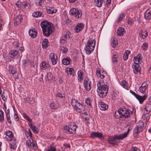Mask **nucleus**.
I'll use <instances>...</instances> for the list:
<instances>
[{"label":"nucleus","mask_w":151,"mask_h":151,"mask_svg":"<svg viewBox=\"0 0 151 151\" xmlns=\"http://www.w3.org/2000/svg\"><path fill=\"white\" fill-rule=\"evenodd\" d=\"M40 25L42 29L43 35L46 36H49L53 31L52 24L46 21L41 22Z\"/></svg>","instance_id":"f257e3e1"},{"label":"nucleus","mask_w":151,"mask_h":151,"mask_svg":"<svg viewBox=\"0 0 151 151\" xmlns=\"http://www.w3.org/2000/svg\"><path fill=\"white\" fill-rule=\"evenodd\" d=\"M129 131L128 129L127 132L121 134L119 135H116L109 138L108 140L109 143L113 145H116L119 142L120 139H122L126 137Z\"/></svg>","instance_id":"f03ea898"},{"label":"nucleus","mask_w":151,"mask_h":151,"mask_svg":"<svg viewBox=\"0 0 151 151\" xmlns=\"http://www.w3.org/2000/svg\"><path fill=\"white\" fill-rule=\"evenodd\" d=\"M85 49L86 54L89 55L94 49L95 46L96 41L93 39H90L88 40Z\"/></svg>","instance_id":"7ed1b4c3"},{"label":"nucleus","mask_w":151,"mask_h":151,"mask_svg":"<svg viewBox=\"0 0 151 151\" xmlns=\"http://www.w3.org/2000/svg\"><path fill=\"white\" fill-rule=\"evenodd\" d=\"M76 128L77 126L74 124H71L68 126H65L64 127L65 132L70 134H75Z\"/></svg>","instance_id":"20e7f679"},{"label":"nucleus","mask_w":151,"mask_h":151,"mask_svg":"<svg viewBox=\"0 0 151 151\" xmlns=\"http://www.w3.org/2000/svg\"><path fill=\"white\" fill-rule=\"evenodd\" d=\"M70 15L74 16L78 19L81 17L82 15V12L80 9H76L75 8L71 9L70 11Z\"/></svg>","instance_id":"39448f33"},{"label":"nucleus","mask_w":151,"mask_h":151,"mask_svg":"<svg viewBox=\"0 0 151 151\" xmlns=\"http://www.w3.org/2000/svg\"><path fill=\"white\" fill-rule=\"evenodd\" d=\"M28 139H29L26 141V144L28 147L30 149H36L37 148V145L34 143L32 137H30V138H28Z\"/></svg>","instance_id":"423d86ee"},{"label":"nucleus","mask_w":151,"mask_h":151,"mask_svg":"<svg viewBox=\"0 0 151 151\" xmlns=\"http://www.w3.org/2000/svg\"><path fill=\"white\" fill-rule=\"evenodd\" d=\"M143 122L142 121H139L137 125V127L134 130V133L136 134H139L141 132L143 127Z\"/></svg>","instance_id":"0eeeda50"},{"label":"nucleus","mask_w":151,"mask_h":151,"mask_svg":"<svg viewBox=\"0 0 151 151\" xmlns=\"http://www.w3.org/2000/svg\"><path fill=\"white\" fill-rule=\"evenodd\" d=\"M4 134L6 135L5 138L8 142H11L14 139H15L12 132L9 130H7L5 132Z\"/></svg>","instance_id":"6e6552de"},{"label":"nucleus","mask_w":151,"mask_h":151,"mask_svg":"<svg viewBox=\"0 0 151 151\" xmlns=\"http://www.w3.org/2000/svg\"><path fill=\"white\" fill-rule=\"evenodd\" d=\"M73 107L75 110L80 113H82L84 112V107L79 102L77 103L75 106Z\"/></svg>","instance_id":"1a4fd4ad"},{"label":"nucleus","mask_w":151,"mask_h":151,"mask_svg":"<svg viewBox=\"0 0 151 151\" xmlns=\"http://www.w3.org/2000/svg\"><path fill=\"white\" fill-rule=\"evenodd\" d=\"M90 137L93 138H98L101 139H104L103 134L99 132H92L90 134Z\"/></svg>","instance_id":"9d476101"},{"label":"nucleus","mask_w":151,"mask_h":151,"mask_svg":"<svg viewBox=\"0 0 151 151\" xmlns=\"http://www.w3.org/2000/svg\"><path fill=\"white\" fill-rule=\"evenodd\" d=\"M122 118H127L129 117L131 114H132V111L126 109V108L121 109Z\"/></svg>","instance_id":"9b49d317"},{"label":"nucleus","mask_w":151,"mask_h":151,"mask_svg":"<svg viewBox=\"0 0 151 151\" xmlns=\"http://www.w3.org/2000/svg\"><path fill=\"white\" fill-rule=\"evenodd\" d=\"M91 82L88 78H85L84 80L83 86L86 90L87 91H89L91 88Z\"/></svg>","instance_id":"f8f14e48"},{"label":"nucleus","mask_w":151,"mask_h":151,"mask_svg":"<svg viewBox=\"0 0 151 151\" xmlns=\"http://www.w3.org/2000/svg\"><path fill=\"white\" fill-rule=\"evenodd\" d=\"M148 88V84L145 82H144L139 87V91L142 93L145 94L146 92H147Z\"/></svg>","instance_id":"ddd939ff"},{"label":"nucleus","mask_w":151,"mask_h":151,"mask_svg":"<svg viewBox=\"0 0 151 151\" xmlns=\"http://www.w3.org/2000/svg\"><path fill=\"white\" fill-rule=\"evenodd\" d=\"M70 37V35L68 33H67L63 35L60 38V43L61 44L66 43Z\"/></svg>","instance_id":"4468645a"},{"label":"nucleus","mask_w":151,"mask_h":151,"mask_svg":"<svg viewBox=\"0 0 151 151\" xmlns=\"http://www.w3.org/2000/svg\"><path fill=\"white\" fill-rule=\"evenodd\" d=\"M97 92H99V90H103L104 89V88H108V86L106 85L104 83L101 81H99L97 83Z\"/></svg>","instance_id":"2eb2a0df"},{"label":"nucleus","mask_w":151,"mask_h":151,"mask_svg":"<svg viewBox=\"0 0 151 151\" xmlns=\"http://www.w3.org/2000/svg\"><path fill=\"white\" fill-rule=\"evenodd\" d=\"M132 68L134 73L137 75L140 73L141 68L139 65L136 63H133L132 65Z\"/></svg>","instance_id":"dca6fc26"},{"label":"nucleus","mask_w":151,"mask_h":151,"mask_svg":"<svg viewBox=\"0 0 151 151\" xmlns=\"http://www.w3.org/2000/svg\"><path fill=\"white\" fill-rule=\"evenodd\" d=\"M133 61L134 62V63L137 64H140L142 62V56L141 54H138L136 56L134 57Z\"/></svg>","instance_id":"f3484780"},{"label":"nucleus","mask_w":151,"mask_h":151,"mask_svg":"<svg viewBox=\"0 0 151 151\" xmlns=\"http://www.w3.org/2000/svg\"><path fill=\"white\" fill-rule=\"evenodd\" d=\"M84 27V25L83 23H78L75 27L74 30L76 33H79L81 31Z\"/></svg>","instance_id":"a211bd4d"},{"label":"nucleus","mask_w":151,"mask_h":151,"mask_svg":"<svg viewBox=\"0 0 151 151\" xmlns=\"http://www.w3.org/2000/svg\"><path fill=\"white\" fill-rule=\"evenodd\" d=\"M50 58L51 60L52 64L53 65H55L58 61L57 56L56 54L51 53L50 55Z\"/></svg>","instance_id":"6ab92c4d"},{"label":"nucleus","mask_w":151,"mask_h":151,"mask_svg":"<svg viewBox=\"0 0 151 151\" xmlns=\"http://www.w3.org/2000/svg\"><path fill=\"white\" fill-rule=\"evenodd\" d=\"M108 91V88H104V89L103 90H99L98 92L99 96L101 98H104L107 95Z\"/></svg>","instance_id":"aec40b11"},{"label":"nucleus","mask_w":151,"mask_h":151,"mask_svg":"<svg viewBox=\"0 0 151 151\" xmlns=\"http://www.w3.org/2000/svg\"><path fill=\"white\" fill-rule=\"evenodd\" d=\"M96 74L98 77L101 79L104 78L106 75V73L105 71L102 70L101 71L99 70H96Z\"/></svg>","instance_id":"412c9836"},{"label":"nucleus","mask_w":151,"mask_h":151,"mask_svg":"<svg viewBox=\"0 0 151 151\" xmlns=\"http://www.w3.org/2000/svg\"><path fill=\"white\" fill-rule=\"evenodd\" d=\"M22 18L20 15H17L14 19V24L15 25H17L20 24L22 20Z\"/></svg>","instance_id":"4be33fe9"},{"label":"nucleus","mask_w":151,"mask_h":151,"mask_svg":"<svg viewBox=\"0 0 151 151\" xmlns=\"http://www.w3.org/2000/svg\"><path fill=\"white\" fill-rule=\"evenodd\" d=\"M98 106L100 109L103 111L106 110L108 107L107 104L101 101L99 102Z\"/></svg>","instance_id":"5701e85b"},{"label":"nucleus","mask_w":151,"mask_h":151,"mask_svg":"<svg viewBox=\"0 0 151 151\" xmlns=\"http://www.w3.org/2000/svg\"><path fill=\"white\" fill-rule=\"evenodd\" d=\"M147 97V95H146L145 94V95L142 96H140L138 94L136 98L138 100L139 103L142 104L145 100Z\"/></svg>","instance_id":"b1692460"},{"label":"nucleus","mask_w":151,"mask_h":151,"mask_svg":"<svg viewBox=\"0 0 151 151\" xmlns=\"http://www.w3.org/2000/svg\"><path fill=\"white\" fill-rule=\"evenodd\" d=\"M29 35L32 38H35L37 35V32L36 30L35 29H30L29 31Z\"/></svg>","instance_id":"393cba45"},{"label":"nucleus","mask_w":151,"mask_h":151,"mask_svg":"<svg viewBox=\"0 0 151 151\" xmlns=\"http://www.w3.org/2000/svg\"><path fill=\"white\" fill-rule=\"evenodd\" d=\"M144 17L146 20L151 18V9L147 10L144 13Z\"/></svg>","instance_id":"a878e982"},{"label":"nucleus","mask_w":151,"mask_h":151,"mask_svg":"<svg viewBox=\"0 0 151 151\" xmlns=\"http://www.w3.org/2000/svg\"><path fill=\"white\" fill-rule=\"evenodd\" d=\"M46 10L47 12V13L51 14L55 13L57 10L53 7H47L46 8Z\"/></svg>","instance_id":"bb28decb"},{"label":"nucleus","mask_w":151,"mask_h":151,"mask_svg":"<svg viewBox=\"0 0 151 151\" xmlns=\"http://www.w3.org/2000/svg\"><path fill=\"white\" fill-rule=\"evenodd\" d=\"M125 33V29L123 27H120L117 30V34L118 36L123 35Z\"/></svg>","instance_id":"cd10ccee"},{"label":"nucleus","mask_w":151,"mask_h":151,"mask_svg":"<svg viewBox=\"0 0 151 151\" xmlns=\"http://www.w3.org/2000/svg\"><path fill=\"white\" fill-rule=\"evenodd\" d=\"M41 68L43 70H45L50 67V65L47 62H43L40 65Z\"/></svg>","instance_id":"c85d7f7f"},{"label":"nucleus","mask_w":151,"mask_h":151,"mask_svg":"<svg viewBox=\"0 0 151 151\" xmlns=\"http://www.w3.org/2000/svg\"><path fill=\"white\" fill-rule=\"evenodd\" d=\"M60 107V105L58 102H52L50 104V107L52 109H57Z\"/></svg>","instance_id":"c756f323"},{"label":"nucleus","mask_w":151,"mask_h":151,"mask_svg":"<svg viewBox=\"0 0 151 151\" xmlns=\"http://www.w3.org/2000/svg\"><path fill=\"white\" fill-rule=\"evenodd\" d=\"M71 60L69 57L63 58L62 60V63L64 65H69Z\"/></svg>","instance_id":"7c9ffc66"},{"label":"nucleus","mask_w":151,"mask_h":151,"mask_svg":"<svg viewBox=\"0 0 151 151\" xmlns=\"http://www.w3.org/2000/svg\"><path fill=\"white\" fill-rule=\"evenodd\" d=\"M120 85L127 90H128L129 87L128 83L125 81H122L120 83Z\"/></svg>","instance_id":"2f4dec72"},{"label":"nucleus","mask_w":151,"mask_h":151,"mask_svg":"<svg viewBox=\"0 0 151 151\" xmlns=\"http://www.w3.org/2000/svg\"><path fill=\"white\" fill-rule=\"evenodd\" d=\"M18 51L17 50H12L9 54V56L11 58L15 57L18 54Z\"/></svg>","instance_id":"473e14b6"},{"label":"nucleus","mask_w":151,"mask_h":151,"mask_svg":"<svg viewBox=\"0 0 151 151\" xmlns=\"http://www.w3.org/2000/svg\"><path fill=\"white\" fill-rule=\"evenodd\" d=\"M54 78V76L51 72H49L47 73L46 76V79L48 81L51 80Z\"/></svg>","instance_id":"72a5a7b5"},{"label":"nucleus","mask_w":151,"mask_h":151,"mask_svg":"<svg viewBox=\"0 0 151 151\" xmlns=\"http://www.w3.org/2000/svg\"><path fill=\"white\" fill-rule=\"evenodd\" d=\"M103 0H95L94 4L95 5L98 7H100L102 6V4L104 2Z\"/></svg>","instance_id":"f704fd0d"},{"label":"nucleus","mask_w":151,"mask_h":151,"mask_svg":"<svg viewBox=\"0 0 151 151\" xmlns=\"http://www.w3.org/2000/svg\"><path fill=\"white\" fill-rule=\"evenodd\" d=\"M121 110L119 109L116 111L115 112L114 116L117 119L122 118Z\"/></svg>","instance_id":"c9c22d12"},{"label":"nucleus","mask_w":151,"mask_h":151,"mask_svg":"<svg viewBox=\"0 0 151 151\" xmlns=\"http://www.w3.org/2000/svg\"><path fill=\"white\" fill-rule=\"evenodd\" d=\"M12 141H13V142H12L10 143L9 146L11 149L14 150L16 148V139H13Z\"/></svg>","instance_id":"e433bc0d"},{"label":"nucleus","mask_w":151,"mask_h":151,"mask_svg":"<svg viewBox=\"0 0 151 151\" xmlns=\"http://www.w3.org/2000/svg\"><path fill=\"white\" fill-rule=\"evenodd\" d=\"M56 148L53 144L48 147L45 151H55Z\"/></svg>","instance_id":"4c0bfd02"},{"label":"nucleus","mask_w":151,"mask_h":151,"mask_svg":"<svg viewBox=\"0 0 151 151\" xmlns=\"http://www.w3.org/2000/svg\"><path fill=\"white\" fill-rule=\"evenodd\" d=\"M117 44V41L116 39L114 38H112L111 42V45L112 47L115 48Z\"/></svg>","instance_id":"58836bf2"},{"label":"nucleus","mask_w":151,"mask_h":151,"mask_svg":"<svg viewBox=\"0 0 151 151\" xmlns=\"http://www.w3.org/2000/svg\"><path fill=\"white\" fill-rule=\"evenodd\" d=\"M48 40L47 39H45L42 41V46L44 49L48 47Z\"/></svg>","instance_id":"ea45409f"},{"label":"nucleus","mask_w":151,"mask_h":151,"mask_svg":"<svg viewBox=\"0 0 151 151\" xmlns=\"http://www.w3.org/2000/svg\"><path fill=\"white\" fill-rule=\"evenodd\" d=\"M145 109L146 111V114H149L151 111V105L147 104L146 105Z\"/></svg>","instance_id":"a19ab883"},{"label":"nucleus","mask_w":151,"mask_h":151,"mask_svg":"<svg viewBox=\"0 0 151 151\" xmlns=\"http://www.w3.org/2000/svg\"><path fill=\"white\" fill-rule=\"evenodd\" d=\"M83 73L81 70H79L78 72V80L79 81H81L83 78Z\"/></svg>","instance_id":"79ce46f5"},{"label":"nucleus","mask_w":151,"mask_h":151,"mask_svg":"<svg viewBox=\"0 0 151 151\" xmlns=\"http://www.w3.org/2000/svg\"><path fill=\"white\" fill-rule=\"evenodd\" d=\"M85 103L89 106L91 107V99L89 98H86L85 99Z\"/></svg>","instance_id":"37998d69"},{"label":"nucleus","mask_w":151,"mask_h":151,"mask_svg":"<svg viewBox=\"0 0 151 151\" xmlns=\"http://www.w3.org/2000/svg\"><path fill=\"white\" fill-rule=\"evenodd\" d=\"M42 13L40 12H37L33 13L32 14L33 16L35 17H39L41 16Z\"/></svg>","instance_id":"c03bdc74"},{"label":"nucleus","mask_w":151,"mask_h":151,"mask_svg":"<svg viewBox=\"0 0 151 151\" xmlns=\"http://www.w3.org/2000/svg\"><path fill=\"white\" fill-rule=\"evenodd\" d=\"M9 71L11 73L13 74L16 73V70L15 69L12 67L9 68Z\"/></svg>","instance_id":"a18cd8bd"},{"label":"nucleus","mask_w":151,"mask_h":151,"mask_svg":"<svg viewBox=\"0 0 151 151\" xmlns=\"http://www.w3.org/2000/svg\"><path fill=\"white\" fill-rule=\"evenodd\" d=\"M27 138H30L32 137V133L30 129H29L28 131H27L25 132Z\"/></svg>","instance_id":"49530a36"},{"label":"nucleus","mask_w":151,"mask_h":151,"mask_svg":"<svg viewBox=\"0 0 151 151\" xmlns=\"http://www.w3.org/2000/svg\"><path fill=\"white\" fill-rule=\"evenodd\" d=\"M112 62L114 63H116L117 62V56L116 54H114L112 58Z\"/></svg>","instance_id":"de8ad7c7"},{"label":"nucleus","mask_w":151,"mask_h":151,"mask_svg":"<svg viewBox=\"0 0 151 151\" xmlns=\"http://www.w3.org/2000/svg\"><path fill=\"white\" fill-rule=\"evenodd\" d=\"M44 3V0H36V4L37 5L41 6Z\"/></svg>","instance_id":"09e8293b"},{"label":"nucleus","mask_w":151,"mask_h":151,"mask_svg":"<svg viewBox=\"0 0 151 151\" xmlns=\"http://www.w3.org/2000/svg\"><path fill=\"white\" fill-rule=\"evenodd\" d=\"M4 113L1 110H0V121L2 122L4 120Z\"/></svg>","instance_id":"8fccbe9b"},{"label":"nucleus","mask_w":151,"mask_h":151,"mask_svg":"<svg viewBox=\"0 0 151 151\" xmlns=\"http://www.w3.org/2000/svg\"><path fill=\"white\" fill-rule=\"evenodd\" d=\"M79 102L76 99H72L71 100V103L72 105L73 106H75L76 104L77 103H78Z\"/></svg>","instance_id":"3c124183"},{"label":"nucleus","mask_w":151,"mask_h":151,"mask_svg":"<svg viewBox=\"0 0 151 151\" xmlns=\"http://www.w3.org/2000/svg\"><path fill=\"white\" fill-rule=\"evenodd\" d=\"M60 50L63 53H66L68 50V48L64 46H61L60 47Z\"/></svg>","instance_id":"603ef678"},{"label":"nucleus","mask_w":151,"mask_h":151,"mask_svg":"<svg viewBox=\"0 0 151 151\" xmlns=\"http://www.w3.org/2000/svg\"><path fill=\"white\" fill-rule=\"evenodd\" d=\"M24 118L29 122H31V120L30 118L25 114H23V115Z\"/></svg>","instance_id":"864d4df0"},{"label":"nucleus","mask_w":151,"mask_h":151,"mask_svg":"<svg viewBox=\"0 0 151 151\" xmlns=\"http://www.w3.org/2000/svg\"><path fill=\"white\" fill-rule=\"evenodd\" d=\"M141 35L142 38L143 39L145 38L147 36V32L145 31L142 32Z\"/></svg>","instance_id":"5fc2aeb1"},{"label":"nucleus","mask_w":151,"mask_h":151,"mask_svg":"<svg viewBox=\"0 0 151 151\" xmlns=\"http://www.w3.org/2000/svg\"><path fill=\"white\" fill-rule=\"evenodd\" d=\"M124 17V14H122L119 15V18L117 20V22H120L122 19Z\"/></svg>","instance_id":"6e6d98bb"},{"label":"nucleus","mask_w":151,"mask_h":151,"mask_svg":"<svg viewBox=\"0 0 151 151\" xmlns=\"http://www.w3.org/2000/svg\"><path fill=\"white\" fill-rule=\"evenodd\" d=\"M21 7L23 8H26V7L28 6L27 3L25 2H23L22 3L21 5Z\"/></svg>","instance_id":"4d7b16f0"},{"label":"nucleus","mask_w":151,"mask_h":151,"mask_svg":"<svg viewBox=\"0 0 151 151\" xmlns=\"http://www.w3.org/2000/svg\"><path fill=\"white\" fill-rule=\"evenodd\" d=\"M148 47V45L147 43H145L142 45V48L144 50H146L147 49Z\"/></svg>","instance_id":"13d9d810"},{"label":"nucleus","mask_w":151,"mask_h":151,"mask_svg":"<svg viewBox=\"0 0 151 151\" xmlns=\"http://www.w3.org/2000/svg\"><path fill=\"white\" fill-rule=\"evenodd\" d=\"M32 130L35 134H38L39 133L38 129L36 128L35 127H34V128H33Z\"/></svg>","instance_id":"bf43d9fd"},{"label":"nucleus","mask_w":151,"mask_h":151,"mask_svg":"<svg viewBox=\"0 0 151 151\" xmlns=\"http://www.w3.org/2000/svg\"><path fill=\"white\" fill-rule=\"evenodd\" d=\"M14 119L16 121H18L19 118L18 116L16 114V112L15 111H14Z\"/></svg>","instance_id":"052dcab7"},{"label":"nucleus","mask_w":151,"mask_h":151,"mask_svg":"<svg viewBox=\"0 0 151 151\" xmlns=\"http://www.w3.org/2000/svg\"><path fill=\"white\" fill-rule=\"evenodd\" d=\"M6 117L7 119V121L9 122V123L10 124L11 123H12L11 119H10V115H6Z\"/></svg>","instance_id":"680f3d73"},{"label":"nucleus","mask_w":151,"mask_h":151,"mask_svg":"<svg viewBox=\"0 0 151 151\" xmlns=\"http://www.w3.org/2000/svg\"><path fill=\"white\" fill-rule=\"evenodd\" d=\"M25 101L27 103H31V100H30V99L29 98H26L24 99Z\"/></svg>","instance_id":"e2e57ef3"},{"label":"nucleus","mask_w":151,"mask_h":151,"mask_svg":"<svg viewBox=\"0 0 151 151\" xmlns=\"http://www.w3.org/2000/svg\"><path fill=\"white\" fill-rule=\"evenodd\" d=\"M63 95L64 94H63L62 93H57L56 94V96L61 98H63Z\"/></svg>","instance_id":"0e129e2a"},{"label":"nucleus","mask_w":151,"mask_h":151,"mask_svg":"<svg viewBox=\"0 0 151 151\" xmlns=\"http://www.w3.org/2000/svg\"><path fill=\"white\" fill-rule=\"evenodd\" d=\"M71 70H69L68 74H70V75H73L74 73V71L73 69L72 68H70Z\"/></svg>","instance_id":"69168bd1"},{"label":"nucleus","mask_w":151,"mask_h":151,"mask_svg":"<svg viewBox=\"0 0 151 151\" xmlns=\"http://www.w3.org/2000/svg\"><path fill=\"white\" fill-rule=\"evenodd\" d=\"M1 96L2 100L4 101H7V99L6 97H5V96L3 94H1Z\"/></svg>","instance_id":"338daca9"},{"label":"nucleus","mask_w":151,"mask_h":151,"mask_svg":"<svg viewBox=\"0 0 151 151\" xmlns=\"http://www.w3.org/2000/svg\"><path fill=\"white\" fill-rule=\"evenodd\" d=\"M128 24L129 25L132 24L133 23V20L131 18L129 19L128 20Z\"/></svg>","instance_id":"774afa93"}]
</instances>
